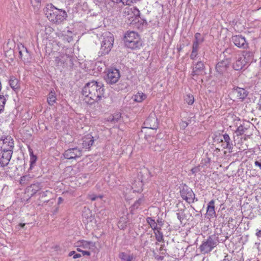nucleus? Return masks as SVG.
Returning <instances> with one entry per match:
<instances>
[{"mask_svg":"<svg viewBox=\"0 0 261 261\" xmlns=\"http://www.w3.org/2000/svg\"><path fill=\"white\" fill-rule=\"evenodd\" d=\"M104 93L103 84L95 81L87 83L82 91V94L85 96V102L89 105H92L100 100L103 97Z\"/></svg>","mask_w":261,"mask_h":261,"instance_id":"obj_1","label":"nucleus"},{"mask_svg":"<svg viewBox=\"0 0 261 261\" xmlns=\"http://www.w3.org/2000/svg\"><path fill=\"white\" fill-rule=\"evenodd\" d=\"M47 18L51 22L60 23L66 19L67 15L65 10L55 7L53 4H48L44 10Z\"/></svg>","mask_w":261,"mask_h":261,"instance_id":"obj_2","label":"nucleus"},{"mask_svg":"<svg viewBox=\"0 0 261 261\" xmlns=\"http://www.w3.org/2000/svg\"><path fill=\"white\" fill-rule=\"evenodd\" d=\"M101 46L98 52V56L102 57L108 55L111 51L114 44V38L110 32H106L101 38Z\"/></svg>","mask_w":261,"mask_h":261,"instance_id":"obj_3","label":"nucleus"},{"mask_svg":"<svg viewBox=\"0 0 261 261\" xmlns=\"http://www.w3.org/2000/svg\"><path fill=\"white\" fill-rule=\"evenodd\" d=\"M124 42L125 46L131 49L140 48L142 45L140 36L134 31L127 32L125 34Z\"/></svg>","mask_w":261,"mask_h":261,"instance_id":"obj_4","label":"nucleus"},{"mask_svg":"<svg viewBox=\"0 0 261 261\" xmlns=\"http://www.w3.org/2000/svg\"><path fill=\"white\" fill-rule=\"evenodd\" d=\"M218 233H215L210 235L206 239L203 240L199 246V249L200 252L203 254L210 253L218 244Z\"/></svg>","mask_w":261,"mask_h":261,"instance_id":"obj_5","label":"nucleus"},{"mask_svg":"<svg viewBox=\"0 0 261 261\" xmlns=\"http://www.w3.org/2000/svg\"><path fill=\"white\" fill-rule=\"evenodd\" d=\"M230 51L231 49H225L223 53L224 58L218 62L215 66L216 71L220 75H225L230 69L231 60L230 57H226V54H230Z\"/></svg>","mask_w":261,"mask_h":261,"instance_id":"obj_6","label":"nucleus"},{"mask_svg":"<svg viewBox=\"0 0 261 261\" xmlns=\"http://www.w3.org/2000/svg\"><path fill=\"white\" fill-rule=\"evenodd\" d=\"M133 13L134 16L132 20H130V24L134 29L142 30L147 25V20L140 16V12L136 7H134Z\"/></svg>","mask_w":261,"mask_h":261,"instance_id":"obj_7","label":"nucleus"},{"mask_svg":"<svg viewBox=\"0 0 261 261\" xmlns=\"http://www.w3.org/2000/svg\"><path fill=\"white\" fill-rule=\"evenodd\" d=\"M179 193L181 197L189 204L193 203L198 200L192 189L184 184L180 187Z\"/></svg>","mask_w":261,"mask_h":261,"instance_id":"obj_8","label":"nucleus"},{"mask_svg":"<svg viewBox=\"0 0 261 261\" xmlns=\"http://www.w3.org/2000/svg\"><path fill=\"white\" fill-rule=\"evenodd\" d=\"M120 77L119 70L116 68H111L107 71L105 80L109 84H114L117 83Z\"/></svg>","mask_w":261,"mask_h":261,"instance_id":"obj_9","label":"nucleus"},{"mask_svg":"<svg viewBox=\"0 0 261 261\" xmlns=\"http://www.w3.org/2000/svg\"><path fill=\"white\" fill-rule=\"evenodd\" d=\"M17 49L19 52V58L24 63L31 62L32 57L28 48L22 44L17 45Z\"/></svg>","mask_w":261,"mask_h":261,"instance_id":"obj_10","label":"nucleus"},{"mask_svg":"<svg viewBox=\"0 0 261 261\" xmlns=\"http://www.w3.org/2000/svg\"><path fill=\"white\" fill-rule=\"evenodd\" d=\"M2 146L4 149L7 150L8 151H10L13 153L14 148L13 139L9 136L5 138L3 137L0 138V147Z\"/></svg>","mask_w":261,"mask_h":261,"instance_id":"obj_11","label":"nucleus"},{"mask_svg":"<svg viewBox=\"0 0 261 261\" xmlns=\"http://www.w3.org/2000/svg\"><path fill=\"white\" fill-rule=\"evenodd\" d=\"M82 155V150L77 147L69 148L63 153L64 157L68 160L76 159Z\"/></svg>","mask_w":261,"mask_h":261,"instance_id":"obj_12","label":"nucleus"},{"mask_svg":"<svg viewBox=\"0 0 261 261\" xmlns=\"http://www.w3.org/2000/svg\"><path fill=\"white\" fill-rule=\"evenodd\" d=\"M193 71L192 75H201L206 74L205 66L203 62L199 61L196 63H193Z\"/></svg>","mask_w":261,"mask_h":261,"instance_id":"obj_13","label":"nucleus"},{"mask_svg":"<svg viewBox=\"0 0 261 261\" xmlns=\"http://www.w3.org/2000/svg\"><path fill=\"white\" fill-rule=\"evenodd\" d=\"M231 41L239 48L245 49L248 47V44L247 43L245 38L242 35L232 36L231 37Z\"/></svg>","mask_w":261,"mask_h":261,"instance_id":"obj_14","label":"nucleus"},{"mask_svg":"<svg viewBox=\"0 0 261 261\" xmlns=\"http://www.w3.org/2000/svg\"><path fill=\"white\" fill-rule=\"evenodd\" d=\"M144 124L146 128L156 129L158 128V122L155 115L154 114L150 115L145 120Z\"/></svg>","mask_w":261,"mask_h":261,"instance_id":"obj_15","label":"nucleus"},{"mask_svg":"<svg viewBox=\"0 0 261 261\" xmlns=\"http://www.w3.org/2000/svg\"><path fill=\"white\" fill-rule=\"evenodd\" d=\"M248 61L243 56H239L232 65L233 69L237 71H240L245 68Z\"/></svg>","mask_w":261,"mask_h":261,"instance_id":"obj_16","label":"nucleus"},{"mask_svg":"<svg viewBox=\"0 0 261 261\" xmlns=\"http://www.w3.org/2000/svg\"><path fill=\"white\" fill-rule=\"evenodd\" d=\"M94 142V137L88 134L82 138V146L83 148L89 150Z\"/></svg>","mask_w":261,"mask_h":261,"instance_id":"obj_17","label":"nucleus"},{"mask_svg":"<svg viewBox=\"0 0 261 261\" xmlns=\"http://www.w3.org/2000/svg\"><path fill=\"white\" fill-rule=\"evenodd\" d=\"M42 188L41 183L35 182L31 184L26 188V192L32 197L39 191Z\"/></svg>","mask_w":261,"mask_h":261,"instance_id":"obj_18","label":"nucleus"},{"mask_svg":"<svg viewBox=\"0 0 261 261\" xmlns=\"http://www.w3.org/2000/svg\"><path fill=\"white\" fill-rule=\"evenodd\" d=\"M206 216L209 219L216 217V212L215 210V200H211L207 205L206 207Z\"/></svg>","mask_w":261,"mask_h":261,"instance_id":"obj_19","label":"nucleus"},{"mask_svg":"<svg viewBox=\"0 0 261 261\" xmlns=\"http://www.w3.org/2000/svg\"><path fill=\"white\" fill-rule=\"evenodd\" d=\"M223 139L221 140V142H223L224 141V143L222 145L223 148L224 149H227L229 152H231L233 149V144L229 135L225 133L223 135Z\"/></svg>","mask_w":261,"mask_h":261,"instance_id":"obj_20","label":"nucleus"},{"mask_svg":"<svg viewBox=\"0 0 261 261\" xmlns=\"http://www.w3.org/2000/svg\"><path fill=\"white\" fill-rule=\"evenodd\" d=\"M233 92L237 93V96L242 101L247 97L248 95V91L244 88L239 87H234L232 89Z\"/></svg>","mask_w":261,"mask_h":261,"instance_id":"obj_21","label":"nucleus"},{"mask_svg":"<svg viewBox=\"0 0 261 261\" xmlns=\"http://www.w3.org/2000/svg\"><path fill=\"white\" fill-rule=\"evenodd\" d=\"M9 84L11 88L16 92H18L20 88V83L17 79L12 76L9 80Z\"/></svg>","mask_w":261,"mask_h":261,"instance_id":"obj_22","label":"nucleus"},{"mask_svg":"<svg viewBox=\"0 0 261 261\" xmlns=\"http://www.w3.org/2000/svg\"><path fill=\"white\" fill-rule=\"evenodd\" d=\"M56 65L62 68H68V63L66 60V55L61 57H57L55 60Z\"/></svg>","mask_w":261,"mask_h":261,"instance_id":"obj_23","label":"nucleus"},{"mask_svg":"<svg viewBox=\"0 0 261 261\" xmlns=\"http://www.w3.org/2000/svg\"><path fill=\"white\" fill-rule=\"evenodd\" d=\"M52 192L49 190L39 193V199L44 203H47L52 196Z\"/></svg>","mask_w":261,"mask_h":261,"instance_id":"obj_24","label":"nucleus"},{"mask_svg":"<svg viewBox=\"0 0 261 261\" xmlns=\"http://www.w3.org/2000/svg\"><path fill=\"white\" fill-rule=\"evenodd\" d=\"M29 151L30 155V168L29 170H31L32 169L34 165L36 163L37 158V156L33 153V150L29 148Z\"/></svg>","mask_w":261,"mask_h":261,"instance_id":"obj_25","label":"nucleus"},{"mask_svg":"<svg viewBox=\"0 0 261 261\" xmlns=\"http://www.w3.org/2000/svg\"><path fill=\"white\" fill-rule=\"evenodd\" d=\"M47 102L49 105L53 106L56 102L57 98L56 93L54 91H51L48 95L47 98Z\"/></svg>","mask_w":261,"mask_h":261,"instance_id":"obj_26","label":"nucleus"},{"mask_svg":"<svg viewBox=\"0 0 261 261\" xmlns=\"http://www.w3.org/2000/svg\"><path fill=\"white\" fill-rule=\"evenodd\" d=\"M118 257L122 261H132L134 258L133 254L128 255L123 252L119 253Z\"/></svg>","mask_w":261,"mask_h":261,"instance_id":"obj_27","label":"nucleus"},{"mask_svg":"<svg viewBox=\"0 0 261 261\" xmlns=\"http://www.w3.org/2000/svg\"><path fill=\"white\" fill-rule=\"evenodd\" d=\"M161 228L158 227L156 229L153 230L154 234L155 235V239L158 242H162L164 241L163 239V233L161 231Z\"/></svg>","mask_w":261,"mask_h":261,"instance_id":"obj_28","label":"nucleus"},{"mask_svg":"<svg viewBox=\"0 0 261 261\" xmlns=\"http://www.w3.org/2000/svg\"><path fill=\"white\" fill-rule=\"evenodd\" d=\"M66 60L68 63V67L70 69L74 68L75 63H77V59L73 56L66 55Z\"/></svg>","mask_w":261,"mask_h":261,"instance_id":"obj_29","label":"nucleus"},{"mask_svg":"<svg viewBox=\"0 0 261 261\" xmlns=\"http://www.w3.org/2000/svg\"><path fill=\"white\" fill-rule=\"evenodd\" d=\"M147 97L146 94L143 92H138L136 95H134V100L137 102H141Z\"/></svg>","mask_w":261,"mask_h":261,"instance_id":"obj_30","label":"nucleus"},{"mask_svg":"<svg viewBox=\"0 0 261 261\" xmlns=\"http://www.w3.org/2000/svg\"><path fill=\"white\" fill-rule=\"evenodd\" d=\"M121 114L120 113L114 114L108 118V121L112 123H115L118 122L121 118Z\"/></svg>","mask_w":261,"mask_h":261,"instance_id":"obj_31","label":"nucleus"},{"mask_svg":"<svg viewBox=\"0 0 261 261\" xmlns=\"http://www.w3.org/2000/svg\"><path fill=\"white\" fill-rule=\"evenodd\" d=\"M146 222L153 230L156 229L158 228L156 221L152 218L147 217L146 218Z\"/></svg>","mask_w":261,"mask_h":261,"instance_id":"obj_32","label":"nucleus"},{"mask_svg":"<svg viewBox=\"0 0 261 261\" xmlns=\"http://www.w3.org/2000/svg\"><path fill=\"white\" fill-rule=\"evenodd\" d=\"M177 219L181 223L182 221L186 218V215L185 214V209L181 208L178 210V213H176Z\"/></svg>","mask_w":261,"mask_h":261,"instance_id":"obj_33","label":"nucleus"},{"mask_svg":"<svg viewBox=\"0 0 261 261\" xmlns=\"http://www.w3.org/2000/svg\"><path fill=\"white\" fill-rule=\"evenodd\" d=\"M32 178V177L30 174L21 176L19 180L20 184L21 185L28 184Z\"/></svg>","mask_w":261,"mask_h":261,"instance_id":"obj_34","label":"nucleus"},{"mask_svg":"<svg viewBox=\"0 0 261 261\" xmlns=\"http://www.w3.org/2000/svg\"><path fill=\"white\" fill-rule=\"evenodd\" d=\"M204 41V38L201 37L200 33H196L194 35V40L193 43H196L198 44H201Z\"/></svg>","mask_w":261,"mask_h":261,"instance_id":"obj_35","label":"nucleus"},{"mask_svg":"<svg viewBox=\"0 0 261 261\" xmlns=\"http://www.w3.org/2000/svg\"><path fill=\"white\" fill-rule=\"evenodd\" d=\"M25 165L24 159L20 158L18 157L17 158V161L16 162V168L17 170H21L22 166Z\"/></svg>","mask_w":261,"mask_h":261,"instance_id":"obj_36","label":"nucleus"},{"mask_svg":"<svg viewBox=\"0 0 261 261\" xmlns=\"http://www.w3.org/2000/svg\"><path fill=\"white\" fill-rule=\"evenodd\" d=\"M79 247H83L84 249L89 248L91 244H93V242L91 241H87L85 240H82L79 241Z\"/></svg>","mask_w":261,"mask_h":261,"instance_id":"obj_37","label":"nucleus"},{"mask_svg":"<svg viewBox=\"0 0 261 261\" xmlns=\"http://www.w3.org/2000/svg\"><path fill=\"white\" fill-rule=\"evenodd\" d=\"M185 101L189 105H192L194 102V97L192 94H187L185 98Z\"/></svg>","mask_w":261,"mask_h":261,"instance_id":"obj_38","label":"nucleus"},{"mask_svg":"<svg viewBox=\"0 0 261 261\" xmlns=\"http://www.w3.org/2000/svg\"><path fill=\"white\" fill-rule=\"evenodd\" d=\"M143 201V198H140L137 200H136L133 205H132L131 208L132 210L137 209L139 206L142 203Z\"/></svg>","mask_w":261,"mask_h":261,"instance_id":"obj_39","label":"nucleus"},{"mask_svg":"<svg viewBox=\"0 0 261 261\" xmlns=\"http://www.w3.org/2000/svg\"><path fill=\"white\" fill-rule=\"evenodd\" d=\"M246 130L243 127V125L241 124L238 127L235 133L237 134V136H241L245 134Z\"/></svg>","mask_w":261,"mask_h":261,"instance_id":"obj_40","label":"nucleus"},{"mask_svg":"<svg viewBox=\"0 0 261 261\" xmlns=\"http://www.w3.org/2000/svg\"><path fill=\"white\" fill-rule=\"evenodd\" d=\"M245 57L248 61V63L249 62V58L253 57V53L250 51H244L243 54L241 56Z\"/></svg>","mask_w":261,"mask_h":261,"instance_id":"obj_41","label":"nucleus"},{"mask_svg":"<svg viewBox=\"0 0 261 261\" xmlns=\"http://www.w3.org/2000/svg\"><path fill=\"white\" fill-rule=\"evenodd\" d=\"M198 51L192 49V52L190 54V59L192 60H195L198 56Z\"/></svg>","mask_w":261,"mask_h":261,"instance_id":"obj_42","label":"nucleus"},{"mask_svg":"<svg viewBox=\"0 0 261 261\" xmlns=\"http://www.w3.org/2000/svg\"><path fill=\"white\" fill-rule=\"evenodd\" d=\"M42 0H30V3L33 7H38L40 5Z\"/></svg>","mask_w":261,"mask_h":261,"instance_id":"obj_43","label":"nucleus"},{"mask_svg":"<svg viewBox=\"0 0 261 261\" xmlns=\"http://www.w3.org/2000/svg\"><path fill=\"white\" fill-rule=\"evenodd\" d=\"M229 235L228 234V232L223 233V239H220L219 237L218 236L219 242H224L226 240H227L229 238Z\"/></svg>","mask_w":261,"mask_h":261,"instance_id":"obj_44","label":"nucleus"},{"mask_svg":"<svg viewBox=\"0 0 261 261\" xmlns=\"http://www.w3.org/2000/svg\"><path fill=\"white\" fill-rule=\"evenodd\" d=\"M190 171L192 174H195L196 173L199 172L200 171V166H196L192 168Z\"/></svg>","mask_w":261,"mask_h":261,"instance_id":"obj_45","label":"nucleus"},{"mask_svg":"<svg viewBox=\"0 0 261 261\" xmlns=\"http://www.w3.org/2000/svg\"><path fill=\"white\" fill-rule=\"evenodd\" d=\"M241 124L243 125V127H244L246 130H247L250 127L251 125H253V124L249 121L244 122Z\"/></svg>","mask_w":261,"mask_h":261,"instance_id":"obj_46","label":"nucleus"},{"mask_svg":"<svg viewBox=\"0 0 261 261\" xmlns=\"http://www.w3.org/2000/svg\"><path fill=\"white\" fill-rule=\"evenodd\" d=\"M189 125V122L186 121H181L180 123V126L182 129H185Z\"/></svg>","mask_w":261,"mask_h":261,"instance_id":"obj_47","label":"nucleus"},{"mask_svg":"<svg viewBox=\"0 0 261 261\" xmlns=\"http://www.w3.org/2000/svg\"><path fill=\"white\" fill-rule=\"evenodd\" d=\"M156 222L157 223V225L158 224L159 225V227L161 228V227H162L163 225H164V221H163L162 219L160 217H158Z\"/></svg>","mask_w":261,"mask_h":261,"instance_id":"obj_48","label":"nucleus"},{"mask_svg":"<svg viewBox=\"0 0 261 261\" xmlns=\"http://www.w3.org/2000/svg\"><path fill=\"white\" fill-rule=\"evenodd\" d=\"M200 44L196 43H193V44H192V49L198 51L199 49L200 48L199 47Z\"/></svg>","mask_w":261,"mask_h":261,"instance_id":"obj_49","label":"nucleus"},{"mask_svg":"<svg viewBox=\"0 0 261 261\" xmlns=\"http://www.w3.org/2000/svg\"><path fill=\"white\" fill-rule=\"evenodd\" d=\"M98 198H101L102 196H97L96 195H94V194L89 196V199L90 200H91L92 201H94Z\"/></svg>","mask_w":261,"mask_h":261,"instance_id":"obj_50","label":"nucleus"},{"mask_svg":"<svg viewBox=\"0 0 261 261\" xmlns=\"http://www.w3.org/2000/svg\"><path fill=\"white\" fill-rule=\"evenodd\" d=\"M6 102V99H3V103L0 102V113L3 112L4 110V107Z\"/></svg>","mask_w":261,"mask_h":261,"instance_id":"obj_51","label":"nucleus"},{"mask_svg":"<svg viewBox=\"0 0 261 261\" xmlns=\"http://www.w3.org/2000/svg\"><path fill=\"white\" fill-rule=\"evenodd\" d=\"M232 257L231 255L226 254L222 261H232Z\"/></svg>","mask_w":261,"mask_h":261,"instance_id":"obj_52","label":"nucleus"},{"mask_svg":"<svg viewBox=\"0 0 261 261\" xmlns=\"http://www.w3.org/2000/svg\"><path fill=\"white\" fill-rule=\"evenodd\" d=\"M191 207L193 208V210L196 212H198L197 214H196L195 215V217H196V218H201L202 217V214H201V211L200 212H198L197 211H196L195 208L194 207H193L192 206H191Z\"/></svg>","mask_w":261,"mask_h":261,"instance_id":"obj_53","label":"nucleus"},{"mask_svg":"<svg viewBox=\"0 0 261 261\" xmlns=\"http://www.w3.org/2000/svg\"><path fill=\"white\" fill-rule=\"evenodd\" d=\"M254 164L256 166L258 167L261 170V159L259 160L255 161Z\"/></svg>","mask_w":261,"mask_h":261,"instance_id":"obj_54","label":"nucleus"},{"mask_svg":"<svg viewBox=\"0 0 261 261\" xmlns=\"http://www.w3.org/2000/svg\"><path fill=\"white\" fill-rule=\"evenodd\" d=\"M0 152H1V153H5V154H6L7 155V153L11 152L10 151H8L7 150L4 149V148H3V147L2 146V147H0Z\"/></svg>","mask_w":261,"mask_h":261,"instance_id":"obj_55","label":"nucleus"},{"mask_svg":"<svg viewBox=\"0 0 261 261\" xmlns=\"http://www.w3.org/2000/svg\"><path fill=\"white\" fill-rule=\"evenodd\" d=\"M82 254L83 256L84 255H90L91 253L90 251H84V250H83L82 251Z\"/></svg>","mask_w":261,"mask_h":261,"instance_id":"obj_56","label":"nucleus"},{"mask_svg":"<svg viewBox=\"0 0 261 261\" xmlns=\"http://www.w3.org/2000/svg\"><path fill=\"white\" fill-rule=\"evenodd\" d=\"M68 37L67 38V41L68 42H70V41H71L72 40H73V37L72 35H67Z\"/></svg>","mask_w":261,"mask_h":261,"instance_id":"obj_57","label":"nucleus"},{"mask_svg":"<svg viewBox=\"0 0 261 261\" xmlns=\"http://www.w3.org/2000/svg\"><path fill=\"white\" fill-rule=\"evenodd\" d=\"M255 234L258 238L261 237V230L257 229Z\"/></svg>","mask_w":261,"mask_h":261,"instance_id":"obj_58","label":"nucleus"},{"mask_svg":"<svg viewBox=\"0 0 261 261\" xmlns=\"http://www.w3.org/2000/svg\"><path fill=\"white\" fill-rule=\"evenodd\" d=\"M81 257V254H80V253H75V254L73 255V258L74 259H76V258H79V257Z\"/></svg>","mask_w":261,"mask_h":261,"instance_id":"obj_59","label":"nucleus"},{"mask_svg":"<svg viewBox=\"0 0 261 261\" xmlns=\"http://www.w3.org/2000/svg\"><path fill=\"white\" fill-rule=\"evenodd\" d=\"M3 99H6L5 96H4L3 95L0 94V102L3 103Z\"/></svg>","mask_w":261,"mask_h":261,"instance_id":"obj_60","label":"nucleus"},{"mask_svg":"<svg viewBox=\"0 0 261 261\" xmlns=\"http://www.w3.org/2000/svg\"><path fill=\"white\" fill-rule=\"evenodd\" d=\"M64 199L62 197H60L58 198V203L60 204L63 201Z\"/></svg>","mask_w":261,"mask_h":261,"instance_id":"obj_61","label":"nucleus"},{"mask_svg":"<svg viewBox=\"0 0 261 261\" xmlns=\"http://www.w3.org/2000/svg\"><path fill=\"white\" fill-rule=\"evenodd\" d=\"M155 258H156L158 260H162L164 259L163 256H158L155 257Z\"/></svg>","mask_w":261,"mask_h":261,"instance_id":"obj_62","label":"nucleus"},{"mask_svg":"<svg viewBox=\"0 0 261 261\" xmlns=\"http://www.w3.org/2000/svg\"><path fill=\"white\" fill-rule=\"evenodd\" d=\"M257 105H258L257 108H258V110L261 111V101L260 100L259 101Z\"/></svg>","mask_w":261,"mask_h":261,"instance_id":"obj_63","label":"nucleus"},{"mask_svg":"<svg viewBox=\"0 0 261 261\" xmlns=\"http://www.w3.org/2000/svg\"><path fill=\"white\" fill-rule=\"evenodd\" d=\"M75 252L74 251H71V252H70L69 253L68 255H69V256H71L72 255H74V254H75Z\"/></svg>","mask_w":261,"mask_h":261,"instance_id":"obj_64","label":"nucleus"}]
</instances>
